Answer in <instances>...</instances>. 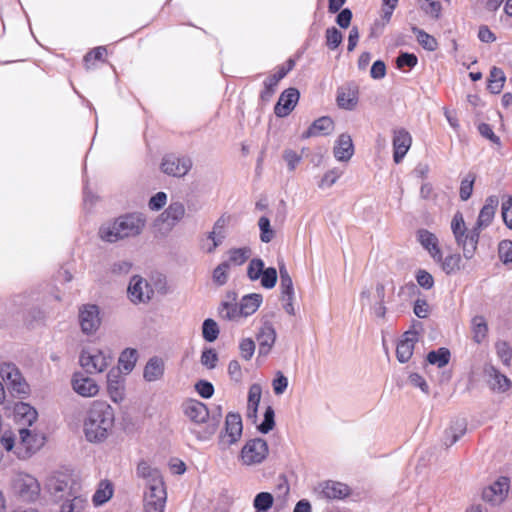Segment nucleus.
Masks as SVG:
<instances>
[{
  "label": "nucleus",
  "mask_w": 512,
  "mask_h": 512,
  "mask_svg": "<svg viewBox=\"0 0 512 512\" xmlns=\"http://www.w3.org/2000/svg\"><path fill=\"white\" fill-rule=\"evenodd\" d=\"M167 202V195L165 192H158L149 200V208L153 211H158L165 206Z\"/></svg>",
  "instance_id": "69168bd1"
},
{
  "label": "nucleus",
  "mask_w": 512,
  "mask_h": 512,
  "mask_svg": "<svg viewBox=\"0 0 512 512\" xmlns=\"http://www.w3.org/2000/svg\"><path fill=\"white\" fill-rule=\"evenodd\" d=\"M467 430V424L464 419H457L453 421L444 434V444L449 447L455 444Z\"/></svg>",
  "instance_id": "2f4dec72"
},
{
  "label": "nucleus",
  "mask_w": 512,
  "mask_h": 512,
  "mask_svg": "<svg viewBox=\"0 0 512 512\" xmlns=\"http://www.w3.org/2000/svg\"><path fill=\"white\" fill-rule=\"evenodd\" d=\"M161 171L169 176L184 177L192 168V160L188 156L167 154L162 158Z\"/></svg>",
  "instance_id": "1a4fd4ad"
},
{
  "label": "nucleus",
  "mask_w": 512,
  "mask_h": 512,
  "mask_svg": "<svg viewBox=\"0 0 512 512\" xmlns=\"http://www.w3.org/2000/svg\"><path fill=\"white\" fill-rule=\"evenodd\" d=\"M184 414L194 423H204L209 417L206 405L198 400H188L183 404Z\"/></svg>",
  "instance_id": "b1692460"
},
{
  "label": "nucleus",
  "mask_w": 512,
  "mask_h": 512,
  "mask_svg": "<svg viewBox=\"0 0 512 512\" xmlns=\"http://www.w3.org/2000/svg\"><path fill=\"white\" fill-rule=\"evenodd\" d=\"M498 254L500 260L507 264L512 262V241L503 240L499 243Z\"/></svg>",
  "instance_id": "bf43d9fd"
},
{
  "label": "nucleus",
  "mask_w": 512,
  "mask_h": 512,
  "mask_svg": "<svg viewBox=\"0 0 512 512\" xmlns=\"http://www.w3.org/2000/svg\"><path fill=\"white\" fill-rule=\"evenodd\" d=\"M0 375L13 393L25 395L29 392V386L16 365L12 363L1 364Z\"/></svg>",
  "instance_id": "9d476101"
},
{
  "label": "nucleus",
  "mask_w": 512,
  "mask_h": 512,
  "mask_svg": "<svg viewBox=\"0 0 512 512\" xmlns=\"http://www.w3.org/2000/svg\"><path fill=\"white\" fill-rule=\"evenodd\" d=\"M71 386L73 391L82 397H95L99 393L97 382L83 372H75L72 375Z\"/></svg>",
  "instance_id": "4468645a"
},
{
  "label": "nucleus",
  "mask_w": 512,
  "mask_h": 512,
  "mask_svg": "<svg viewBox=\"0 0 512 512\" xmlns=\"http://www.w3.org/2000/svg\"><path fill=\"white\" fill-rule=\"evenodd\" d=\"M219 315L223 319L236 320L237 317L241 316L239 313V306L233 303L225 302L219 309Z\"/></svg>",
  "instance_id": "6e6d98bb"
},
{
  "label": "nucleus",
  "mask_w": 512,
  "mask_h": 512,
  "mask_svg": "<svg viewBox=\"0 0 512 512\" xmlns=\"http://www.w3.org/2000/svg\"><path fill=\"white\" fill-rule=\"evenodd\" d=\"M441 266L446 274H453L460 269L461 256L459 254H451L442 258Z\"/></svg>",
  "instance_id": "de8ad7c7"
},
{
  "label": "nucleus",
  "mask_w": 512,
  "mask_h": 512,
  "mask_svg": "<svg viewBox=\"0 0 512 512\" xmlns=\"http://www.w3.org/2000/svg\"><path fill=\"white\" fill-rule=\"evenodd\" d=\"M417 240L435 261L442 260V252L435 234L426 229H420L417 231Z\"/></svg>",
  "instance_id": "5701e85b"
},
{
  "label": "nucleus",
  "mask_w": 512,
  "mask_h": 512,
  "mask_svg": "<svg viewBox=\"0 0 512 512\" xmlns=\"http://www.w3.org/2000/svg\"><path fill=\"white\" fill-rule=\"evenodd\" d=\"M509 487V479L507 477H500L492 485L483 490L482 497L486 502L492 505H498L506 498Z\"/></svg>",
  "instance_id": "2eb2a0df"
},
{
  "label": "nucleus",
  "mask_w": 512,
  "mask_h": 512,
  "mask_svg": "<svg viewBox=\"0 0 512 512\" xmlns=\"http://www.w3.org/2000/svg\"><path fill=\"white\" fill-rule=\"evenodd\" d=\"M326 45L329 49L335 50L342 43L343 35L335 27H330L325 32Z\"/></svg>",
  "instance_id": "8fccbe9b"
},
{
  "label": "nucleus",
  "mask_w": 512,
  "mask_h": 512,
  "mask_svg": "<svg viewBox=\"0 0 512 512\" xmlns=\"http://www.w3.org/2000/svg\"><path fill=\"white\" fill-rule=\"evenodd\" d=\"M275 413L271 406H268L264 413V419L262 423L258 426V430L263 433H269L275 426Z\"/></svg>",
  "instance_id": "864d4df0"
},
{
  "label": "nucleus",
  "mask_w": 512,
  "mask_h": 512,
  "mask_svg": "<svg viewBox=\"0 0 512 512\" xmlns=\"http://www.w3.org/2000/svg\"><path fill=\"white\" fill-rule=\"evenodd\" d=\"M165 364L164 361L154 356L150 358L143 371V377L148 382H154L160 380L164 375Z\"/></svg>",
  "instance_id": "7c9ffc66"
},
{
  "label": "nucleus",
  "mask_w": 512,
  "mask_h": 512,
  "mask_svg": "<svg viewBox=\"0 0 512 512\" xmlns=\"http://www.w3.org/2000/svg\"><path fill=\"white\" fill-rule=\"evenodd\" d=\"M471 329L473 333V340L476 343H481L487 337L488 325L483 316H475L471 321Z\"/></svg>",
  "instance_id": "a19ab883"
},
{
  "label": "nucleus",
  "mask_w": 512,
  "mask_h": 512,
  "mask_svg": "<svg viewBox=\"0 0 512 512\" xmlns=\"http://www.w3.org/2000/svg\"><path fill=\"white\" fill-rule=\"evenodd\" d=\"M333 129V121L329 117H320L315 120L305 133V137L318 134H329Z\"/></svg>",
  "instance_id": "4c0bfd02"
},
{
  "label": "nucleus",
  "mask_w": 512,
  "mask_h": 512,
  "mask_svg": "<svg viewBox=\"0 0 512 512\" xmlns=\"http://www.w3.org/2000/svg\"><path fill=\"white\" fill-rule=\"evenodd\" d=\"M112 359L109 350L86 348L80 353L79 363L87 374H96L106 370Z\"/></svg>",
  "instance_id": "20e7f679"
},
{
  "label": "nucleus",
  "mask_w": 512,
  "mask_h": 512,
  "mask_svg": "<svg viewBox=\"0 0 512 512\" xmlns=\"http://www.w3.org/2000/svg\"><path fill=\"white\" fill-rule=\"evenodd\" d=\"M114 424L112 407L103 401H94L83 420V432L91 443L103 442Z\"/></svg>",
  "instance_id": "f03ea898"
},
{
  "label": "nucleus",
  "mask_w": 512,
  "mask_h": 512,
  "mask_svg": "<svg viewBox=\"0 0 512 512\" xmlns=\"http://www.w3.org/2000/svg\"><path fill=\"white\" fill-rule=\"evenodd\" d=\"M229 263L219 264L213 271V281L217 285H224L228 280Z\"/></svg>",
  "instance_id": "13d9d810"
},
{
  "label": "nucleus",
  "mask_w": 512,
  "mask_h": 512,
  "mask_svg": "<svg viewBox=\"0 0 512 512\" xmlns=\"http://www.w3.org/2000/svg\"><path fill=\"white\" fill-rule=\"evenodd\" d=\"M299 91L296 88L284 90L274 107V112L278 117H286L295 108L299 100Z\"/></svg>",
  "instance_id": "6ab92c4d"
},
{
  "label": "nucleus",
  "mask_w": 512,
  "mask_h": 512,
  "mask_svg": "<svg viewBox=\"0 0 512 512\" xmlns=\"http://www.w3.org/2000/svg\"><path fill=\"white\" fill-rule=\"evenodd\" d=\"M14 416L19 425L29 427L37 420L38 413L30 404L19 402L14 406Z\"/></svg>",
  "instance_id": "a878e982"
},
{
  "label": "nucleus",
  "mask_w": 512,
  "mask_h": 512,
  "mask_svg": "<svg viewBox=\"0 0 512 512\" xmlns=\"http://www.w3.org/2000/svg\"><path fill=\"white\" fill-rule=\"evenodd\" d=\"M262 388L260 384H252L248 392V406H258L261 400Z\"/></svg>",
  "instance_id": "0e129e2a"
},
{
  "label": "nucleus",
  "mask_w": 512,
  "mask_h": 512,
  "mask_svg": "<svg viewBox=\"0 0 512 512\" xmlns=\"http://www.w3.org/2000/svg\"><path fill=\"white\" fill-rule=\"evenodd\" d=\"M78 321L83 334H95L101 325L99 307L95 304L81 305L78 309Z\"/></svg>",
  "instance_id": "6e6552de"
},
{
  "label": "nucleus",
  "mask_w": 512,
  "mask_h": 512,
  "mask_svg": "<svg viewBox=\"0 0 512 512\" xmlns=\"http://www.w3.org/2000/svg\"><path fill=\"white\" fill-rule=\"evenodd\" d=\"M451 230L457 245L463 250V256L468 260L473 258L479 237L474 227L467 231L463 215L459 211L452 218Z\"/></svg>",
  "instance_id": "7ed1b4c3"
},
{
  "label": "nucleus",
  "mask_w": 512,
  "mask_h": 512,
  "mask_svg": "<svg viewBox=\"0 0 512 512\" xmlns=\"http://www.w3.org/2000/svg\"><path fill=\"white\" fill-rule=\"evenodd\" d=\"M120 368H112L107 374V390L111 400L118 403L124 398V377L121 375Z\"/></svg>",
  "instance_id": "a211bd4d"
},
{
  "label": "nucleus",
  "mask_w": 512,
  "mask_h": 512,
  "mask_svg": "<svg viewBox=\"0 0 512 512\" xmlns=\"http://www.w3.org/2000/svg\"><path fill=\"white\" fill-rule=\"evenodd\" d=\"M418 342V334L416 331H407L403 334L402 339L396 347V357L399 362L406 363L413 355L415 344Z\"/></svg>",
  "instance_id": "4be33fe9"
},
{
  "label": "nucleus",
  "mask_w": 512,
  "mask_h": 512,
  "mask_svg": "<svg viewBox=\"0 0 512 512\" xmlns=\"http://www.w3.org/2000/svg\"><path fill=\"white\" fill-rule=\"evenodd\" d=\"M13 492L24 502H34L40 495L38 480L27 473H17L12 480Z\"/></svg>",
  "instance_id": "39448f33"
},
{
  "label": "nucleus",
  "mask_w": 512,
  "mask_h": 512,
  "mask_svg": "<svg viewBox=\"0 0 512 512\" xmlns=\"http://www.w3.org/2000/svg\"><path fill=\"white\" fill-rule=\"evenodd\" d=\"M334 157L341 162H348L354 154V145L349 134H341L333 148Z\"/></svg>",
  "instance_id": "393cba45"
},
{
  "label": "nucleus",
  "mask_w": 512,
  "mask_h": 512,
  "mask_svg": "<svg viewBox=\"0 0 512 512\" xmlns=\"http://www.w3.org/2000/svg\"><path fill=\"white\" fill-rule=\"evenodd\" d=\"M264 270V262L260 258H254L249 262L247 268V276L251 281L260 279V276Z\"/></svg>",
  "instance_id": "3c124183"
},
{
  "label": "nucleus",
  "mask_w": 512,
  "mask_h": 512,
  "mask_svg": "<svg viewBox=\"0 0 512 512\" xmlns=\"http://www.w3.org/2000/svg\"><path fill=\"white\" fill-rule=\"evenodd\" d=\"M506 81V76L501 68L493 67L490 70L488 89L494 94L501 92Z\"/></svg>",
  "instance_id": "58836bf2"
},
{
  "label": "nucleus",
  "mask_w": 512,
  "mask_h": 512,
  "mask_svg": "<svg viewBox=\"0 0 512 512\" xmlns=\"http://www.w3.org/2000/svg\"><path fill=\"white\" fill-rule=\"evenodd\" d=\"M262 300V295L258 293H252L244 296L239 304L240 315L247 317L255 313L260 307Z\"/></svg>",
  "instance_id": "473e14b6"
},
{
  "label": "nucleus",
  "mask_w": 512,
  "mask_h": 512,
  "mask_svg": "<svg viewBox=\"0 0 512 512\" xmlns=\"http://www.w3.org/2000/svg\"><path fill=\"white\" fill-rule=\"evenodd\" d=\"M243 425L240 414L230 412L226 416L225 431L226 436L229 438L228 443H236L242 435Z\"/></svg>",
  "instance_id": "bb28decb"
},
{
  "label": "nucleus",
  "mask_w": 512,
  "mask_h": 512,
  "mask_svg": "<svg viewBox=\"0 0 512 512\" xmlns=\"http://www.w3.org/2000/svg\"><path fill=\"white\" fill-rule=\"evenodd\" d=\"M62 501L61 512H83L87 506V500L77 493Z\"/></svg>",
  "instance_id": "c9c22d12"
},
{
  "label": "nucleus",
  "mask_w": 512,
  "mask_h": 512,
  "mask_svg": "<svg viewBox=\"0 0 512 512\" xmlns=\"http://www.w3.org/2000/svg\"><path fill=\"white\" fill-rule=\"evenodd\" d=\"M274 503V497L269 492L258 493L253 500V507L256 509L255 512H268L272 508Z\"/></svg>",
  "instance_id": "c03bdc74"
},
{
  "label": "nucleus",
  "mask_w": 512,
  "mask_h": 512,
  "mask_svg": "<svg viewBox=\"0 0 512 512\" xmlns=\"http://www.w3.org/2000/svg\"><path fill=\"white\" fill-rule=\"evenodd\" d=\"M316 491L323 499H342L349 495V487L341 482L325 481L318 485Z\"/></svg>",
  "instance_id": "aec40b11"
},
{
  "label": "nucleus",
  "mask_w": 512,
  "mask_h": 512,
  "mask_svg": "<svg viewBox=\"0 0 512 512\" xmlns=\"http://www.w3.org/2000/svg\"><path fill=\"white\" fill-rule=\"evenodd\" d=\"M393 160L396 164H399L412 145V137L410 133L403 129H397L393 132Z\"/></svg>",
  "instance_id": "dca6fc26"
},
{
  "label": "nucleus",
  "mask_w": 512,
  "mask_h": 512,
  "mask_svg": "<svg viewBox=\"0 0 512 512\" xmlns=\"http://www.w3.org/2000/svg\"><path fill=\"white\" fill-rule=\"evenodd\" d=\"M195 388H196V391L198 392V394L201 397L206 398V399L212 397V395L214 393L213 385L210 382L205 381V380H200L195 385Z\"/></svg>",
  "instance_id": "338daca9"
},
{
  "label": "nucleus",
  "mask_w": 512,
  "mask_h": 512,
  "mask_svg": "<svg viewBox=\"0 0 512 512\" xmlns=\"http://www.w3.org/2000/svg\"><path fill=\"white\" fill-rule=\"evenodd\" d=\"M342 173H343L342 170H340L338 168H333V169L327 171L323 175V177L320 180V182L318 183V187L321 188V189H325V188L331 187L340 178Z\"/></svg>",
  "instance_id": "603ef678"
},
{
  "label": "nucleus",
  "mask_w": 512,
  "mask_h": 512,
  "mask_svg": "<svg viewBox=\"0 0 512 512\" xmlns=\"http://www.w3.org/2000/svg\"><path fill=\"white\" fill-rule=\"evenodd\" d=\"M279 81L273 75L269 76L264 81V88L261 91L260 97L263 101H269L276 91Z\"/></svg>",
  "instance_id": "5fc2aeb1"
},
{
  "label": "nucleus",
  "mask_w": 512,
  "mask_h": 512,
  "mask_svg": "<svg viewBox=\"0 0 512 512\" xmlns=\"http://www.w3.org/2000/svg\"><path fill=\"white\" fill-rule=\"evenodd\" d=\"M18 434V449L23 450L24 457L35 453L44 445L45 437L35 430L20 427Z\"/></svg>",
  "instance_id": "f8f14e48"
},
{
  "label": "nucleus",
  "mask_w": 512,
  "mask_h": 512,
  "mask_svg": "<svg viewBox=\"0 0 512 512\" xmlns=\"http://www.w3.org/2000/svg\"><path fill=\"white\" fill-rule=\"evenodd\" d=\"M416 280L419 286L424 289H431L434 286L433 276L426 270H418L416 273Z\"/></svg>",
  "instance_id": "680f3d73"
},
{
  "label": "nucleus",
  "mask_w": 512,
  "mask_h": 512,
  "mask_svg": "<svg viewBox=\"0 0 512 512\" xmlns=\"http://www.w3.org/2000/svg\"><path fill=\"white\" fill-rule=\"evenodd\" d=\"M74 480L66 474L55 473L47 480L46 487L49 493L57 501H62L76 493Z\"/></svg>",
  "instance_id": "0eeeda50"
},
{
  "label": "nucleus",
  "mask_w": 512,
  "mask_h": 512,
  "mask_svg": "<svg viewBox=\"0 0 512 512\" xmlns=\"http://www.w3.org/2000/svg\"><path fill=\"white\" fill-rule=\"evenodd\" d=\"M239 349L241 357L250 360L255 352V343L251 338H245L240 342Z\"/></svg>",
  "instance_id": "052dcab7"
},
{
  "label": "nucleus",
  "mask_w": 512,
  "mask_h": 512,
  "mask_svg": "<svg viewBox=\"0 0 512 512\" xmlns=\"http://www.w3.org/2000/svg\"><path fill=\"white\" fill-rule=\"evenodd\" d=\"M450 351L447 348L441 347L437 350L430 351L427 355V361L436 365L438 368L446 366L450 361Z\"/></svg>",
  "instance_id": "79ce46f5"
},
{
  "label": "nucleus",
  "mask_w": 512,
  "mask_h": 512,
  "mask_svg": "<svg viewBox=\"0 0 512 512\" xmlns=\"http://www.w3.org/2000/svg\"><path fill=\"white\" fill-rule=\"evenodd\" d=\"M257 340L259 343V354L267 355L276 340V331L270 323H265L261 327L257 335Z\"/></svg>",
  "instance_id": "cd10ccee"
},
{
  "label": "nucleus",
  "mask_w": 512,
  "mask_h": 512,
  "mask_svg": "<svg viewBox=\"0 0 512 512\" xmlns=\"http://www.w3.org/2000/svg\"><path fill=\"white\" fill-rule=\"evenodd\" d=\"M281 299L294 300L293 281L284 264L279 266Z\"/></svg>",
  "instance_id": "f704fd0d"
},
{
  "label": "nucleus",
  "mask_w": 512,
  "mask_h": 512,
  "mask_svg": "<svg viewBox=\"0 0 512 512\" xmlns=\"http://www.w3.org/2000/svg\"><path fill=\"white\" fill-rule=\"evenodd\" d=\"M166 491L164 485L151 486L144 492V512H164L166 504Z\"/></svg>",
  "instance_id": "ddd939ff"
},
{
  "label": "nucleus",
  "mask_w": 512,
  "mask_h": 512,
  "mask_svg": "<svg viewBox=\"0 0 512 512\" xmlns=\"http://www.w3.org/2000/svg\"><path fill=\"white\" fill-rule=\"evenodd\" d=\"M499 199L497 196H489L482 209L480 210L478 219L476 221V224L474 226L475 230L477 231L478 237H480L481 230L488 227L495 215V211L498 207Z\"/></svg>",
  "instance_id": "412c9836"
},
{
  "label": "nucleus",
  "mask_w": 512,
  "mask_h": 512,
  "mask_svg": "<svg viewBox=\"0 0 512 512\" xmlns=\"http://www.w3.org/2000/svg\"><path fill=\"white\" fill-rule=\"evenodd\" d=\"M146 225V217L139 212L126 213L114 220L103 223L99 230V238L107 243L139 236Z\"/></svg>",
  "instance_id": "f257e3e1"
},
{
  "label": "nucleus",
  "mask_w": 512,
  "mask_h": 512,
  "mask_svg": "<svg viewBox=\"0 0 512 512\" xmlns=\"http://www.w3.org/2000/svg\"><path fill=\"white\" fill-rule=\"evenodd\" d=\"M413 34L416 36L418 43L428 51H435L437 49L438 43L436 39L430 34L426 33L424 30L413 26L411 28Z\"/></svg>",
  "instance_id": "37998d69"
},
{
  "label": "nucleus",
  "mask_w": 512,
  "mask_h": 512,
  "mask_svg": "<svg viewBox=\"0 0 512 512\" xmlns=\"http://www.w3.org/2000/svg\"><path fill=\"white\" fill-rule=\"evenodd\" d=\"M258 226L260 229V239L264 243H269L274 238V230L271 228L270 220L266 216L259 218Z\"/></svg>",
  "instance_id": "09e8293b"
},
{
  "label": "nucleus",
  "mask_w": 512,
  "mask_h": 512,
  "mask_svg": "<svg viewBox=\"0 0 512 512\" xmlns=\"http://www.w3.org/2000/svg\"><path fill=\"white\" fill-rule=\"evenodd\" d=\"M186 213L185 205L180 201H172L168 207L162 212V221L174 226L180 222Z\"/></svg>",
  "instance_id": "c756f323"
},
{
  "label": "nucleus",
  "mask_w": 512,
  "mask_h": 512,
  "mask_svg": "<svg viewBox=\"0 0 512 512\" xmlns=\"http://www.w3.org/2000/svg\"><path fill=\"white\" fill-rule=\"evenodd\" d=\"M502 218L504 223L512 229V197L502 203Z\"/></svg>",
  "instance_id": "774afa93"
},
{
  "label": "nucleus",
  "mask_w": 512,
  "mask_h": 512,
  "mask_svg": "<svg viewBox=\"0 0 512 512\" xmlns=\"http://www.w3.org/2000/svg\"><path fill=\"white\" fill-rule=\"evenodd\" d=\"M113 484L109 480H101L92 497V502L95 506H100L106 503L113 496Z\"/></svg>",
  "instance_id": "72a5a7b5"
},
{
  "label": "nucleus",
  "mask_w": 512,
  "mask_h": 512,
  "mask_svg": "<svg viewBox=\"0 0 512 512\" xmlns=\"http://www.w3.org/2000/svg\"><path fill=\"white\" fill-rule=\"evenodd\" d=\"M269 447L262 438L248 440L240 452V461L243 465L254 466L261 464L268 456Z\"/></svg>",
  "instance_id": "423d86ee"
},
{
  "label": "nucleus",
  "mask_w": 512,
  "mask_h": 512,
  "mask_svg": "<svg viewBox=\"0 0 512 512\" xmlns=\"http://www.w3.org/2000/svg\"><path fill=\"white\" fill-rule=\"evenodd\" d=\"M219 327L213 319H206L202 325V336L207 342H213L218 338Z\"/></svg>",
  "instance_id": "49530a36"
},
{
  "label": "nucleus",
  "mask_w": 512,
  "mask_h": 512,
  "mask_svg": "<svg viewBox=\"0 0 512 512\" xmlns=\"http://www.w3.org/2000/svg\"><path fill=\"white\" fill-rule=\"evenodd\" d=\"M228 254L230 263L242 265L250 258L252 252L249 247H241L229 250Z\"/></svg>",
  "instance_id": "a18cd8bd"
},
{
  "label": "nucleus",
  "mask_w": 512,
  "mask_h": 512,
  "mask_svg": "<svg viewBox=\"0 0 512 512\" xmlns=\"http://www.w3.org/2000/svg\"><path fill=\"white\" fill-rule=\"evenodd\" d=\"M137 475L146 480L147 489L151 486L164 485L158 469L152 468L147 462L141 461L136 469Z\"/></svg>",
  "instance_id": "c85d7f7f"
},
{
  "label": "nucleus",
  "mask_w": 512,
  "mask_h": 512,
  "mask_svg": "<svg viewBox=\"0 0 512 512\" xmlns=\"http://www.w3.org/2000/svg\"><path fill=\"white\" fill-rule=\"evenodd\" d=\"M127 293L132 303L140 304L149 302L154 290L146 279L135 275L130 279Z\"/></svg>",
  "instance_id": "9b49d317"
},
{
  "label": "nucleus",
  "mask_w": 512,
  "mask_h": 512,
  "mask_svg": "<svg viewBox=\"0 0 512 512\" xmlns=\"http://www.w3.org/2000/svg\"><path fill=\"white\" fill-rule=\"evenodd\" d=\"M138 358L137 350L132 348L125 349L120 357H119V367L121 372L124 371L125 374L130 373L135 367L136 361Z\"/></svg>",
  "instance_id": "ea45409f"
},
{
  "label": "nucleus",
  "mask_w": 512,
  "mask_h": 512,
  "mask_svg": "<svg viewBox=\"0 0 512 512\" xmlns=\"http://www.w3.org/2000/svg\"><path fill=\"white\" fill-rule=\"evenodd\" d=\"M359 88L355 83H347L337 90L336 102L341 109L353 110L358 104Z\"/></svg>",
  "instance_id": "f3484780"
},
{
  "label": "nucleus",
  "mask_w": 512,
  "mask_h": 512,
  "mask_svg": "<svg viewBox=\"0 0 512 512\" xmlns=\"http://www.w3.org/2000/svg\"><path fill=\"white\" fill-rule=\"evenodd\" d=\"M489 376V384L493 390L505 392L510 387V380L503 374H501L494 367H490L487 370Z\"/></svg>",
  "instance_id": "e433bc0d"
},
{
  "label": "nucleus",
  "mask_w": 512,
  "mask_h": 512,
  "mask_svg": "<svg viewBox=\"0 0 512 512\" xmlns=\"http://www.w3.org/2000/svg\"><path fill=\"white\" fill-rule=\"evenodd\" d=\"M260 278L261 285L266 289H271L276 285L277 271L273 267L266 268L263 270Z\"/></svg>",
  "instance_id": "4d7b16f0"
},
{
  "label": "nucleus",
  "mask_w": 512,
  "mask_h": 512,
  "mask_svg": "<svg viewBox=\"0 0 512 512\" xmlns=\"http://www.w3.org/2000/svg\"><path fill=\"white\" fill-rule=\"evenodd\" d=\"M218 361V355L213 349H206L201 355V364L208 369H213Z\"/></svg>",
  "instance_id": "e2e57ef3"
}]
</instances>
